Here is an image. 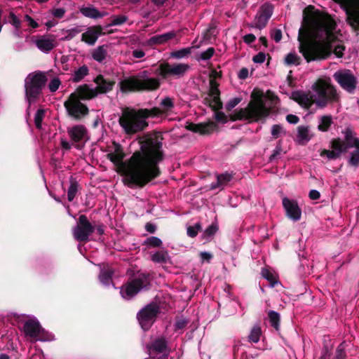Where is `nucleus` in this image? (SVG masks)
Returning a JSON list of instances; mask_svg holds the SVG:
<instances>
[{
	"instance_id": "nucleus-1",
	"label": "nucleus",
	"mask_w": 359,
	"mask_h": 359,
	"mask_svg": "<svg viewBox=\"0 0 359 359\" xmlns=\"http://www.w3.org/2000/svg\"><path fill=\"white\" fill-rule=\"evenodd\" d=\"M162 143L155 135H146L140 140V151H135L127 161L121 146L113 144L107 158L124 175L129 187H142L160 174L158 163L163 160Z\"/></svg>"
},
{
	"instance_id": "nucleus-2",
	"label": "nucleus",
	"mask_w": 359,
	"mask_h": 359,
	"mask_svg": "<svg viewBox=\"0 0 359 359\" xmlns=\"http://www.w3.org/2000/svg\"><path fill=\"white\" fill-rule=\"evenodd\" d=\"M304 20L308 24L311 39L302 40L299 50L307 62L327 58L332 52L337 57H341L345 48L339 43L335 32L336 23L328 15L318 11L306 15Z\"/></svg>"
},
{
	"instance_id": "nucleus-3",
	"label": "nucleus",
	"mask_w": 359,
	"mask_h": 359,
	"mask_svg": "<svg viewBox=\"0 0 359 359\" xmlns=\"http://www.w3.org/2000/svg\"><path fill=\"white\" fill-rule=\"evenodd\" d=\"M269 114V109L266 107L262 93L252 94V100L245 108L234 111L232 114L233 120L248 121L250 123L257 122L265 118Z\"/></svg>"
},
{
	"instance_id": "nucleus-4",
	"label": "nucleus",
	"mask_w": 359,
	"mask_h": 359,
	"mask_svg": "<svg viewBox=\"0 0 359 359\" xmlns=\"http://www.w3.org/2000/svg\"><path fill=\"white\" fill-rule=\"evenodd\" d=\"M151 112L148 109L126 108L119 118V124L126 134L137 133L148 126L147 119L151 117Z\"/></svg>"
},
{
	"instance_id": "nucleus-5",
	"label": "nucleus",
	"mask_w": 359,
	"mask_h": 359,
	"mask_svg": "<svg viewBox=\"0 0 359 359\" xmlns=\"http://www.w3.org/2000/svg\"><path fill=\"white\" fill-rule=\"evenodd\" d=\"M311 89L315 93V104L319 108H325L329 104L340 101V94L329 77L318 79L312 85Z\"/></svg>"
},
{
	"instance_id": "nucleus-6",
	"label": "nucleus",
	"mask_w": 359,
	"mask_h": 359,
	"mask_svg": "<svg viewBox=\"0 0 359 359\" xmlns=\"http://www.w3.org/2000/svg\"><path fill=\"white\" fill-rule=\"evenodd\" d=\"M119 85L122 92L128 93L136 90H154L159 87L160 82L158 79L149 78L148 72L144 71L138 76L122 80Z\"/></svg>"
},
{
	"instance_id": "nucleus-7",
	"label": "nucleus",
	"mask_w": 359,
	"mask_h": 359,
	"mask_svg": "<svg viewBox=\"0 0 359 359\" xmlns=\"http://www.w3.org/2000/svg\"><path fill=\"white\" fill-rule=\"evenodd\" d=\"M46 81V76L42 72L29 74L27 76L25 88L26 98L29 105L36 101Z\"/></svg>"
},
{
	"instance_id": "nucleus-8",
	"label": "nucleus",
	"mask_w": 359,
	"mask_h": 359,
	"mask_svg": "<svg viewBox=\"0 0 359 359\" xmlns=\"http://www.w3.org/2000/svg\"><path fill=\"white\" fill-rule=\"evenodd\" d=\"M94 82L97 85L95 88H90L86 84L78 88L79 95L83 100H90L99 94L107 93L112 90L115 83L114 81L105 79L102 75L97 76Z\"/></svg>"
},
{
	"instance_id": "nucleus-9",
	"label": "nucleus",
	"mask_w": 359,
	"mask_h": 359,
	"mask_svg": "<svg viewBox=\"0 0 359 359\" xmlns=\"http://www.w3.org/2000/svg\"><path fill=\"white\" fill-rule=\"evenodd\" d=\"M80 100L83 99L77 92L76 94H71L69 99L65 102L68 114L76 119H80L88 114V107Z\"/></svg>"
},
{
	"instance_id": "nucleus-10",
	"label": "nucleus",
	"mask_w": 359,
	"mask_h": 359,
	"mask_svg": "<svg viewBox=\"0 0 359 359\" xmlns=\"http://www.w3.org/2000/svg\"><path fill=\"white\" fill-rule=\"evenodd\" d=\"M158 312L159 306L156 303H151L137 313L138 322L144 330H148L151 327Z\"/></svg>"
},
{
	"instance_id": "nucleus-11",
	"label": "nucleus",
	"mask_w": 359,
	"mask_h": 359,
	"mask_svg": "<svg viewBox=\"0 0 359 359\" xmlns=\"http://www.w3.org/2000/svg\"><path fill=\"white\" fill-rule=\"evenodd\" d=\"M219 73L216 70H212L210 73V90L206 101L209 106L214 109H218L222 107L220 101V92L218 88L219 84L215 81V79L219 77Z\"/></svg>"
},
{
	"instance_id": "nucleus-12",
	"label": "nucleus",
	"mask_w": 359,
	"mask_h": 359,
	"mask_svg": "<svg viewBox=\"0 0 359 359\" xmlns=\"http://www.w3.org/2000/svg\"><path fill=\"white\" fill-rule=\"evenodd\" d=\"M147 280L144 276H139L128 282L121 287V294L125 299H130L135 296L144 287L146 286Z\"/></svg>"
},
{
	"instance_id": "nucleus-13",
	"label": "nucleus",
	"mask_w": 359,
	"mask_h": 359,
	"mask_svg": "<svg viewBox=\"0 0 359 359\" xmlns=\"http://www.w3.org/2000/svg\"><path fill=\"white\" fill-rule=\"evenodd\" d=\"M333 77L346 91L352 93L355 90L357 79L350 70L337 71L334 74Z\"/></svg>"
},
{
	"instance_id": "nucleus-14",
	"label": "nucleus",
	"mask_w": 359,
	"mask_h": 359,
	"mask_svg": "<svg viewBox=\"0 0 359 359\" xmlns=\"http://www.w3.org/2000/svg\"><path fill=\"white\" fill-rule=\"evenodd\" d=\"M94 226L89 222L86 215L79 217V223L73 229L74 238L78 241H86L94 231Z\"/></svg>"
},
{
	"instance_id": "nucleus-15",
	"label": "nucleus",
	"mask_w": 359,
	"mask_h": 359,
	"mask_svg": "<svg viewBox=\"0 0 359 359\" xmlns=\"http://www.w3.org/2000/svg\"><path fill=\"white\" fill-rule=\"evenodd\" d=\"M189 69L187 64H173L169 63L161 64L158 68V74L163 77L168 76H182Z\"/></svg>"
},
{
	"instance_id": "nucleus-16",
	"label": "nucleus",
	"mask_w": 359,
	"mask_h": 359,
	"mask_svg": "<svg viewBox=\"0 0 359 359\" xmlns=\"http://www.w3.org/2000/svg\"><path fill=\"white\" fill-rule=\"evenodd\" d=\"M345 140L349 143L350 148L355 150L350 153L349 163L353 166L359 165V139L355 136V133L350 128H346L344 132Z\"/></svg>"
},
{
	"instance_id": "nucleus-17",
	"label": "nucleus",
	"mask_w": 359,
	"mask_h": 359,
	"mask_svg": "<svg viewBox=\"0 0 359 359\" xmlns=\"http://www.w3.org/2000/svg\"><path fill=\"white\" fill-rule=\"evenodd\" d=\"M331 150L324 149L321 151V156H326L328 159H336L339 158L341 154L345 153L350 148L349 143L339 138L334 139L331 142Z\"/></svg>"
},
{
	"instance_id": "nucleus-18",
	"label": "nucleus",
	"mask_w": 359,
	"mask_h": 359,
	"mask_svg": "<svg viewBox=\"0 0 359 359\" xmlns=\"http://www.w3.org/2000/svg\"><path fill=\"white\" fill-rule=\"evenodd\" d=\"M24 332L27 337L39 341L51 340L52 337H43V330L41 327L39 322L35 319H30L25 323L23 327Z\"/></svg>"
},
{
	"instance_id": "nucleus-19",
	"label": "nucleus",
	"mask_w": 359,
	"mask_h": 359,
	"mask_svg": "<svg viewBox=\"0 0 359 359\" xmlns=\"http://www.w3.org/2000/svg\"><path fill=\"white\" fill-rule=\"evenodd\" d=\"M37 48L44 53L50 52L57 46L54 35H41L33 40Z\"/></svg>"
},
{
	"instance_id": "nucleus-20",
	"label": "nucleus",
	"mask_w": 359,
	"mask_h": 359,
	"mask_svg": "<svg viewBox=\"0 0 359 359\" xmlns=\"http://www.w3.org/2000/svg\"><path fill=\"white\" fill-rule=\"evenodd\" d=\"M283 206L286 212V215L290 219L297 222L301 219L302 210L296 201L284 197L283 198Z\"/></svg>"
},
{
	"instance_id": "nucleus-21",
	"label": "nucleus",
	"mask_w": 359,
	"mask_h": 359,
	"mask_svg": "<svg viewBox=\"0 0 359 359\" xmlns=\"http://www.w3.org/2000/svg\"><path fill=\"white\" fill-rule=\"evenodd\" d=\"M272 13L273 6L271 4L267 3L262 5L256 15L255 27L259 29L264 28L270 19Z\"/></svg>"
},
{
	"instance_id": "nucleus-22",
	"label": "nucleus",
	"mask_w": 359,
	"mask_h": 359,
	"mask_svg": "<svg viewBox=\"0 0 359 359\" xmlns=\"http://www.w3.org/2000/svg\"><path fill=\"white\" fill-rule=\"evenodd\" d=\"M291 98L305 109H309L315 103L314 95L302 90L294 91L291 93Z\"/></svg>"
},
{
	"instance_id": "nucleus-23",
	"label": "nucleus",
	"mask_w": 359,
	"mask_h": 359,
	"mask_svg": "<svg viewBox=\"0 0 359 359\" xmlns=\"http://www.w3.org/2000/svg\"><path fill=\"white\" fill-rule=\"evenodd\" d=\"M174 107L173 99L170 97H165L160 102V107H154L149 111L151 112V117H159L167 115Z\"/></svg>"
},
{
	"instance_id": "nucleus-24",
	"label": "nucleus",
	"mask_w": 359,
	"mask_h": 359,
	"mask_svg": "<svg viewBox=\"0 0 359 359\" xmlns=\"http://www.w3.org/2000/svg\"><path fill=\"white\" fill-rule=\"evenodd\" d=\"M102 29L100 27H90L81 35V41L86 43L93 46L95 43L100 36Z\"/></svg>"
},
{
	"instance_id": "nucleus-25",
	"label": "nucleus",
	"mask_w": 359,
	"mask_h": 359,
	"mask_svg": "<svg viewBox=\"0 0 359 359\" xmlns=\"http://www.w3.org/2000/svg\"><path fill=\"white\" fill-rule=\"evenodd\" d=\"M233 175L229 172H224L217 175V182L210 184V189H223L232 180Z\"/></svg>"
},
{
	"instance_id": "nucleus-26",
	"label": "nucleus",
	"mask_w": 359,
	"mask_h": 359,
	"mask_svg": "<svg viewBox=\"0 0 359 359\" xmlns=\"http://www.w3.org/2000/svg\"><path fill=\"white\" fill-rule=\"evenodd\" d=\"M177 34L175 32H168L160 35H156L151 37L149 40V45H161L164 44L169 40L174 39Z\"/></svg>"
},
{
	"instance_id": "nucleus-27",
	"label": "nucleus",
	"mask_w": 359,
	"mask_h": 359,
	"mask_svg": "<svg viewBox=\"0 0 359 359\" xmlns=\"http://www.w3.org/2000/svg\"><path fill=\"white\" fill-rule=\"evenodd\" d=\"M86 129L83 126L76 125L68 129V133L70 137L75 142H78L83 140L86 135Z\"/></svg>"
},
{
	"instance_id": "nucleus-28",
	"label": "nucleus",
	"mask_w": 359,
	"mask_h": 359,
	"mask_svg": "<svg viewBox=\"0 0 359 359\" xmlns=\"http://www.w3.org/2000/svg\"><path fill=\"white\" fill-rule=\"evenodd\" d=\"M187 128L195 133H198L201 135L208 134L213 129V125L212 123H200L194 124L189 123Z\"/></svg>"
},
{
	"instance_id": "nucleus-29",
	"label": "nucleus",
	"mask_w": 359,
	"mask_h": 359,
	"mask_svg": "<svg viewBox=\"0 0 359 359\" xmlns=\"http://www.w3.org/2000/svg\"><path fill=\"white\" fill-rule=\"evenodd\" d=\"M149 349L159 353H169L167 341L163 337H159L154 340Z\"/></svg>"
},
{
	"instance_id": "nucleus-30",
	"label": "nucleus",
	"mask_w": 359,
	"mask_h": 359,
	"mask_svg": "<svg viewBox=\"0 0 359 359\" xmlns=\"http://www.w3.org/2000/svg\"><path fill=\"white\" fill-rule=\"evenodd\" d=\"M83 31V27L81 25L76 26L71 29H62L60 30V33L62 34V37L60 38L61 41H70L73 38H74L77 34L81 33Z\"/></svg>"
},
{
	"instance_id": "nucleus-31",
	"label": "nucleus",
	"mask_w": 359,
	"mask_h": 359,
	"mask_svg": "<svg viewBox=\"0 0 359 359\" xmlns=\"http://www.w3.org/2000/svg\"><path fill=\"white\" fill-rule=\"evenodd\" d=\"M312 135L309 127L300 126L297 128V141L301 144L307 143L311 138Z\"/></svg>"
},
{
	"instance_id": "nucleus-32",
	"label": "nucleus",
	"mask_w": 359,
	"mask_h": 359,
	"mask_svg": "<svg viewBox=\"0 0 359 359\" xmlns=\"http://www.w3.org/2000/svg\"><path fill=\"white\" fill-rule=\"evenodd\" d=\"M80 12L85 17L93 19L101 18L107 15L106 13H102L93 6L82 7L80 8Z\"/></svg>"
},
{
	"instance_id": "nucleus-33",
	"label": "nucleus",
	"mask_w": 359,
	"mask_h": 359,
	"mask_svg": "<svg viewBox=\"0 0 359 359\" xmlns=\"http://www.w3.org/2000/svg\"><path fill=\"white\" fill-rule=\"evenodd\" d=\"M89 73V69L86 65H83L75 69L71 76V80L77 83L83 80Z\"/></svg>"
},
{
	"instance_id": "nucleus-34",
	"label": "nucleus",
	"mask_w": 359,
	"mask_h": 359,
	"mask_svg": "<svg viewBox=\"0 0 359 359\" xmlns=\"http://www.w3.org/2000/svg\"><path fill=\"white\" fill-rule=\"evenodd\" d=\"M151 259L158 264H165L170 260V256L168 251L165 250H161L154 252L151 256Z\"/></svg>"
},
{
	"instance_id": "nucleus-35",
	"label": "nucleus",
	"mask_w": 359,
	"mask_h": 359,
	"mask_svg": "<svg viewBox=\"0 0 359 359\" xmlns=\"http://www.w3.org/2000/svg\"><path fill=\"white\" fill-rule=\"evenodd\" d=\"M107 57V50L104 46H100L92 53V57L98 62H102Z\"/></svg>"
},
{
	"instance_id": "nucleus-36",
	"label": "nucleus",
	"mask_w": 359,
	"mask_h": 359,
	"mask_svg": "<svg viewBox=\"0 0 359 359\" xmlns=\"http://www.w3.org/2000/svg\"><path fill=\"white\" fill-rule=\"evenodd\" d=\"M268 317L271 325L276 330H279L280 327V314L274 311H269L268 313Z\"/></svg>"
},
{
	"instance_id": "nucleus-37",
	"label": "nucleus",
	"mask_w": 359,
	"mask_h": 359,
	"mask_svg": "<svg viewBox=\"0 0 359 359\" xmlns=\"http://www.w3.org/2000/svg\"><path fill=\"white\" fill-rule=\"evenodd\" d=\"M332 123V118L330 115H325L323 116L320 118L319 124H318V129L320 131H327L331 124Z\"/></svg>"
},
{
	"instance_id": "nucleus-38",
	"label": "nucleus",
	"mask_w": 359,
	"mask_h": 359,
	"mask_svg": "<svg viewBox=\"0 0 359 359\" xmlns=\"http://www.w3.org/2000/svg\"><path fill=\"white\" fill-rule=\"evenodd\" d=\"M24 20L27 22V26L33 29L39 28L40 27V21L41 22L39 18H33L28 14L25 15Z\"/></svg>"
},
{
	"instance_id": "nucleus-39",
	"label": "nucleus",
	"mask_w": 359,
	"mask_h": 359,
	"mask_svg": "<svg viewBox=\"0 0 359 359\" xmlns=\"http://www.w3.org/2000/svg\"><path fill=\"white\" fill-rule=\"evenodd\" d=\"M193 48H194V46L189 47V48H182L178 50L173 51L170 53V57H173V58H177V59H181L183 57H186L191 54V49Z\"/></svg>"
},
{
	"instance_id": "nucleus-40",
	"label": "nucleus",
	"mask_w": 359,
	"mask_h": 359,
	"mask_svg": "<svg viewBox=\"0 0 359 359\" xmlns=\"http://www.w3.org/2000/svg\"><path fill=\"white\" fill-rule=\"evenodd\" d=\"M347 346L345 341L341 343L336 349L334 359H346Z\"/></svg>"
},
{
	"instance_id": "nucleus-41",
	"label": "nucleus",
	"mask_w": 359,
	"mask_h": 359,
	"mask_svg": "<svg viewBox=\"0 0 359 359\" xmlns=\"http://www.w3.org/2000/svg\"><path fill=\"white\" fill-rule=\"evenodd\" d=\"M262 331L259 326L256 325L252 327L250 335L248 337L249 340L253 343H257L259 341Z\"/></svg>"
},
{
	"instance_id": "nucleus-42",
	"label": "nucleus",
	"mask_w": 359,
	"mask_h": 359,
	"mask_svg": "<svg viewBox=\"0 0 359 359\" xmlns=\"http://www.w3.org/2000/svg\"><path fill=\"white\" fill-rule=\"evenodd\" d=\"M300 58L295 53H290L285 57V62L287 65H298L299 64Z\"/></svg>"
},
{
	"instance_id": "nucleus-43",
	"label": "nucleus",
	"mask_w": 359,
	"mask_h": 359,
	"mask_svg": "<svg viewBox=\"0 0 359 359\" xmlns=\"http://www.w3.org/2000/svg\"><path fill=\"white\" fill-rule=\"evenodd\" d=\"M144 244L148 247L156 248L160 247L162 245L161 240L156 236H150L147 238L144 241Z\"/></svg>"
},
{
	"instance_id": "nucleus-44",
	"label": "nucleus",
	"mask_w": 359,
	"mask_h": 359,
	"mask_svg": "<svg viewBox=\"0 0 359 359\" xmlns=\"http://www.w3.org/2000/svg\"><path fill=\"white\" fill-rule=\"evenodd\" d=\"M214 53L215 49L212 47L208 48L205 51L201 53V54L197 56L196 60L198 61L208 60L213 56Z\"/></svg>"
},
{
	"instance_id": "nucleus-45",
	"label": "nucleus",
	"mask_w": 359,
	"mask_h": 359,
	"mask_svg": "<svg viewBox=\"0 0 359 359\" xmlns=\"http://www.w3.org/2000/svg\"><path fill=\"white\" fill-rule=\"evenodd\" d=\"M99 279L103 285H109L111 283V273L107 271H102Z\"/></svg>"
},
{
	"instance_id": "nucleus-46",
	"label": "nucleus",
	"mask_w": 359,
	"mask_h": 359,
	"mask_svg": "<svg viewBox=\"0 0 359 359\" xmlns=\"http://www.w3.org/2000/svg\"><path fill=\"white\" fill-rule=\"evenodd\" d=\"M45 116V110L43 109H39L34 116V123L37 128L40 129L41 128L42 126V121Z\"/></svg>"
},
{
	"instance_id": "nucleus-47",
	"label": "nucleus",
	"mask_w": 359,
	"mask_h": 359,
	"mask_svg": "<svg viewBox=\"0 0 359 359\" xmlns=\"http://www.w3.org/2000/svg\"><path fill=\"white\" fill-rule=\"evenodd\" d=\"M9 22L15 29L21 28L22 21L13 12L9 13Z\"/></svg>"
},
{
	"instance_id": "nucleus-48",
	"label": "nucleus",
	"mask_w": 359,
	"mask_h": 359,
	"mask_svg": "<svg viewBox=\"0 0 359 359\" xmlns=\"http://www.w3.org/2000/svg\"><path fill=\"white\" fill-rule=\"evenodd\" d=\"M61 85V81L58 77H54L48 83V89L50 92L57 91Z\"/></svg>"
},
{
	"instance_id": "nucleus-49",
	"label": "nucleus",
	"mask_w": 359,
	"mask_h": 359,
	"mask_svg": "<svg viewBox=\"0 0 359 359\" xmlns=\"http://www.w3.org/2000/svg\"><path fill=\"white\" fill-rule=\"evenodd\" d=\"M128 20V18L126 15H114L112 17L111 22L110 23L111 26H116L121 25L125 23Z\"/></svg>"
},
{
	"instance_id": "nucleus-50",
	"label": "nucleus",
	"mask_w": 359,
	"mask_h": 359,
	"mask_svg": "<svg viewBox=\"0 0 359 359\" xmlns=\"http://www.w3.org/2000/svg\"><path fill=\"white\" fill-rule=\"evenodd\" d=\"M77 192V184L75 182H72L67 192V197L69 201H72Z\"/></svg>"
},
{
	"instance_id": "nucleus-51",
	"label": "nucleus",
	"mask_w": 359,
	"mask_h": 359,
	"mask_svg": "<svg viewBox=\"0 0 359 359\" xmlns=\"http://www.w3.org/2000/svg\"><path fill=\"white\" fill-rule=\"evenodd\" d=\"M283 133V128L280 125H273L271 128V135L273 138H278Z\"/></svg>"
},
{
	"instance_id": "nucleus-52",
	"label": "nucleus",
	"mask_w": 359,
	"mask_h": 359,
	"mask_svg": "<svg viewBox=\"0 0 359 359\" xmlns=\"http://www.w3.org/2000/svg\"><path fill=\"white\" fill-rule=\"evenodd\" d=\"M200 229H201V224L199 223H197L194 226H189L187 228V234L189 236L194 238L197 235L198 231Z\"/></svg>"
},
{
	"instance_id": "nucleus-53",
	"label": "nucleus",
	"mask_w": 359,
	"mask_h": 359,
	"mask_svg": "<svg viewBox=\"0 0 359 359\" xmlns=\"http://www.w3.org/2000/svg\"><path fill=\"white\" fill-rule=\"evenodd\" d=\"M241 97H233L228 101L226 105V108L227 110L233 109L236 105H238L241 102Z\"/></svg>"
},
{
	"instance_id": "nucleus-54",
	"label": "nucleus",
	"mask_w": 359,
	"mask_h": 359,
	"mask_svg": "<svg viewBox=\"0 0 359 359\" xmlns=\"http://www.w3.org/2000/svg\"><path fill=\"white\" fill-rule=\"evenodd\" d=\"M218 230V226L216 224H212L205 230V235L206 236H213Z\"/></svg>"
},
{
	"instance_id": "nucleus-55",
	"label": "nucleus",
	"mask_w": 359,
	"mask_h": 359,
	"mask_svg": "<svg viewBox=\"0 0 359 359\" xmlns=\"http://www.w3.org/2000/svg\"><path fill=\"white\" fill-rule=\"evenodd\" d=\"M50 13L55 18H62L65 15L66 11L63 8H57L52 9Z\"/></svg>"
},
{
	"instance_id": "nucleus-56",
	"label": "nucleus",
	"mask_w": 359,
	"mask_h": 359,
	"mask_svg": "<svg viewBox=\"0 0 359 359\" xmlns=\"http://www.w3.org/2000/svg\"><path fill=\"white\" fill-rule=\"evenodd\" d=\"M265 59L266 54L260 52L253 57L252 60L255 63L262 64L265 61Z\"/></svg>"
},
{
	"instance_id": "nucleus-57",
	"label": "nucleus",
	"mask_w": 359,
	"mask_h": 359,
	"mask_svg": "<svg viewBox=\"0 0 359 359\" xmlns=\"http://www.w3.org/2000/svg\"><path fill=\"white\" fill-rule=\"evenodd\" d=\"M271 38L276 41L279 42L282 39V32L280 29H274L271 32Z\"/></svg>"
},
{
	"instance_id": "nucleus-58",
	"label": "nucleus",
	"mask_w": 359,
	"mask_h": 359,
	"mask_svg": "<svg viewBox=\"0 0 359 359\" xmlns=\"http://www.w3.org/2000/svg\"><path fill=\"white\" fill-rule=\"evenodd\" d=\"M200 257H201V261L203 262H210V261L211 260V259L212 257V255L211 253L208 252H201L200 253Z\"/></svg>"
},
{
	"instance_id": "nucleus-59",
	"label": "nucleus",
	"mask_w": 359,
	"mask_h": 359,
	"mask_svg": "<svg viewBox=\"0 0 359 359\" xmlns=\"http://www.w3.org/2000/svg\"><path fill=\"white\" fill-rule=\"evenodd\" d=\"M286 120L288 123H292V124H296L299 122V118L296 115H294V114H288L287 116H286Z\"/></svg>"
},
{
	"instance_id": "nucleus-60",
	"label": "nucleus",
	"mask_w": 359,
	"mask_h": 359,
	"mask_svg": "<svg viewBox=\"0 0 359 359\" xmlns=\"http://www.w3.org/2000/svg\"><path fill=\"white\" fill-rule=\"evenodd\" d=\"M256 39V37L252 34H248L243 36V41L245 43L248 44H250L251 43L254 42Z\"/></svg>"
},
{
	"instance_id": "nucleus-61",
	"label": "nucleus",
	"mask_w": 359,
	"mask_h": 359,
	"mask_svg": "<svg viewBox=\"0 0 359 359\" xmlns=\"http://www.w3.org/2000/svg\"><path fill=\"white\" fill-rule=\"evenodd\" d=\"M320 197V194L318 191L316 189H312L309 192V198L311 200H318Z\"/></svg>"
},
{
	"instance_id": "nucleus-62",
	"label": "nucleus",
	"mask_w": 359,
	"mask_h": 359,
	"mask_svg": "<svg viewBox=\"0 0 359 359\" xmlns=\"http://www.w3.org/2000/svg\"><path fill=\"white\" fill-rule=\"evenodd\" d=\"M133 56L135 58H142L145 55V53L140 49H136L133 51Z\"/></svg>"
},
{
	"instance_id": "nucleus-63",
	"label": "nucleus",
	"mask_w": 359,
	"mask_h": 359,
	"mask_svg": "<svg viewBox=\"0 0 359 359\" xmlns=\"http://www.w3.org/2000/svg\"><path fill=\"white\" fill-rule=\"evenodd\" d=\"M262 274L264 278L269 281L272 282L273 280V275L267 269H262Z\"/></svg>"
},
{
	"instance_id": "nucleus-64",
	"label": "nucleus",
	"mask_w": 359,
	"mask_h": 359,
	"mask_svg": "<svg viewBox=\"0 0 359 359\" xmlns=\"http://www.w3.org/2000/svg\"><path fill=\"white\" fill-rule=\"evenodd\" d=\"M238 78L245 79L248 76V69L245 67L242 68L238 72Z\"/></svg>"
}]
</instances>
